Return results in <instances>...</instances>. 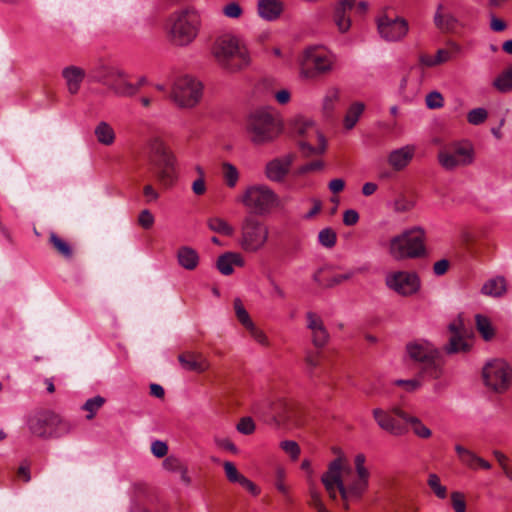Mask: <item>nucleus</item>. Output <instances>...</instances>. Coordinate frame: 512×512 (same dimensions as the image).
I'll return each instance as SVG.
<instances>
[{
  "label": "nucleus",
  "instance_id": "19",
  "mask_svg": "<svg viewBox=\"0 0 512 512\" xmlns=\"http://www.w3.org/2000/svg\"><path fill=\"white\" fill-rule=\"evenodd\" d=\"M59 422V417L51 411H41L36 413L29 419L30 431L39 437H46L49 430L56 426Z\"/></svg>",
  "mask_w": 512,
  "mask_h": 512
},
{
  "label": "nucleus",
  "instance_id": "62",
  "mask_svg": "<svg viewBox=\"0 0 512 512\" xmlns=\"http://www.w3.org/2000/svg\"><path fill=\"white\" fill-rule=\"evenodd\" d=\"M395 385L402 386L408 392H413L417 390L421 386V382L418 379H409V380H396Z\"/></svg>",
  "mask_w": 512,
  "mask_h": 512
},
{
  "label": "nucleus",
  "instance_id": "38",
  "mask_svg": "<svg viewBox=\"0 0 512 512\" xmlns=\"http://www.w3.org/2000/svg\"><path fill=\"white\" fill-rule=\"evenodd\" d=\"M493 87L501 93L512 92V65L505 68L492 83Z\"/></svg>",
  "mask_w": 512,
  "mask_h": 512
},
{
  "label": "nucleus",
  "instance_id": "32",
  "mask_svg": "<svg viewBox=\"0 0 512 512\" xmlns=\"http://www.w3.org/2000/svg\"><path fill=\"white\" fill-rule=\"evenodd\" d=\"M433 21L435 26L442 32H449L455 29L457 20L456 18L449 12L444 11V5L438 4Z\"/></svg>",
  "mask_w": 512,
  "mask_h": 512
},
{
  "label": "nucleus",
  "instance_id": "39",
  "mask_svg": "<svg viewBox=\"0 0 512 512\" xmlns=\"http://www.w3.org/2000/svg\"><path fill=\"white\" fill-rule=\"evenodd\" d=\"M207 226L211 231L224 236H232L235 232L233 226L221 217L215 216L208 218Z\"/></svg>",
  "mask_w": 512,
  "mask_h": 512
},
{
  "label": "nucleus",
  "instance_id": "58",
  "mask_svg": "<svg viewBox=\"0 0 512 512\" xmlns=\"http://www.w3.org/2000/svg\"><path fill=\"white\" fill-rule=\"evenodd\" d=\"M154 221L153 214L147 209L142 210L138 216V224L144 229H150Z\"/></svg>",
  "mask_w": 512,
  "mask_h": 512
},
{
  "label": "nucleus",
  "instance_id": "15",
  "mask_svg": "<svg viewBox=\"0 0 512 512\" xmlns=\"http://www.w3.org/2000/svg\"><path fill=\"white\" fill-rule=\"evenodd\" d=\"M448 330L451 333V336L448 343L444 346L445 353L452 355L461 352H468L471 348V344L468 341L470 331L465 327L461 315L448 325Z\"/></svg>",
  "mask_w": 512,
  "mask_h": 512
},
{
  "label": "nucleus",
  "instance_id": "64",
  "mask_svg": "<svg viewBox=\"0 0 512 512\" xmlns=\"http://www.w3.org/2000/svg\"><path fill=\"white\" fill-rule=\"evenodd\" d=\"M322 167H323V163L321 161L310 162V163H307V164L299 167L297 170V174H299V175L306 174L311 171L320 170V169H322Z\"/></svg>",
  "mask_w": 512,
  "mask_h": 512
},
{
  "label": "nucleus",
  "instance_id": "13",
  "mask_svg": "<svg viewBox=\"0 0 512 512\" xmlns=\"http://www.w3.org/2000/svg\"><path fill=\"white\" fill-rule=\"evenodd\" d=\"M292 131L295 135L301 137V139L304 138V136H307V134H311L317 139V146H315L310 140L298 142L299 148L305 156L309 157L312 155L322 154L325 151L326 140L314 122L304 118H297L293 121Z\"/></svg>",
  "mask_w": 512,
  "mask_h": 512
},
{
  "label": "nucleus",
  "instance_id": "23",
  "mask_svg": "<svg viewBox=\"0 0 512 512\" xmlns=\"http://www.w3.org/2000/svg\"><path fill=\"white\" fill-rule=\"evenodd\" d=\"M61 75L65 81L68 93L70 95L78 94L86 77L85 70L76 65H69L62 69Z\"/></svg>",
  "mask_w": 512,
  "mask_h": 512
},
{
  "label": "nucleus",
  "instance_id": "61",
  "mask_svg": "<svg viewBox=\"0 0 512 512\" xmlns=\"http://www.w3.org/2000/svg\"><path fill=\"white\" fill-rule=\"evenodd\" d=\"M151 452L157 458L164 457L168 452V446L165 442L156 440L151 444Z\"/></svg>",
  "mask_w": 512,
  "mask_h": 512
},
{
  "label": "nucleus",
  "instance_id": "57",
  "mask_svg": "<svg viewBox=\"0 0 512 512\" xmlns=\"http://www.w3.org/2000/svg\"><path fill=\"white\" fill-rule=\"evenodd\" d=\"M247 330L249 331L251 337L256 342H258L259 344H261L262 346H265V347L269 346V340H268L266 334L262 330L257 328L255 326V324L250 326Z\"/></svg>",
  "mask_w": 512,
  "mask_h": 512
},
{
  "label": "nucleus",
  "instance_id": "43",
  "mask_svg": "<svg viewBox=\"0 0 512 512\" xmlns=\"http://www.w3.org/2000/svg\"><path fill=\"white\" fill-rule=\"evenodd\" d=\"M222 173L226 185L229 188H234L239 180V172L235 165L224 162L222 164Z\"/></svg>",
  "mask_w": 512,
  "mask_h": 512
},
{
  "label": "nucleus",
  "instance_id": "28",
  "mask_svg": "<svg viewBox=\"0 0 512 512\" xmlns=\"http://www.w3.org/2000/svg\"><path fill=\"white\" fill-rule=\"evenodd\" d=\"M393 411L400 419H402L406 423V425H411L413 433L417 437L422 439H427L431 437V430L426 425H424L423 422L418 417L409 415L399 407H393Z\"/></svg>",
  "mask_w": 512,
  "mask_h": 512
},
{
  "label": "nucleus",
  "instance_id": "6",
  "mask_svg": "<svg viewBox=\"0 0 512 512\" xmlns=\"http://www.w3.org/2000/svg\"><path fill=\"white\" fill-rule=\"evenodd\" d=\"M170 41L177 46H186L197 37L201 19L194 8H186L171 16Z\"/></svg>",
  "mask_w": 512,
  "mask_h": 512
},
{
  "label": "nucleus",
  "instance_id": "44",
  "mask_svg": "<svg viewBox=\"0 0 512 512\" xmlns=\"http://www.w3.org/2000/svg\"><path fill=\"white\" fill-rule=\"evenodd\" d=\"M233 306H234L235 314H236L238 321L246 329H248L250 326H252L254 324L250 318L249 313L247 312L242 301L239 298L234 299Z\"/></svg>",
  "mask_w": 512,
  "mask_h": 512
},
{
  "label": "nucleus",
  "instance_id": "29",
  "mask_svg": "<svg viewBox=\"0 0 512 512\" xmlns=\"http://www.w3.org/2000/svg\"><path fill=\"white\" fill-rule=\"evenodd\" d=\"M121 76L120 68L116 66H110L104 63L98 64L91 70V78L93 81L101 83L108 87L111 81Z\"/></svg>",
  "mask_w": 512,
  "mask_h": 512
},
{
  "label": "nucleus",
  "instance_id": "60",
  "mask_svg": "<svg viewBox=\"0 0 512 512\" xmlns=\"http://www.w3.org/2000/svg\"><path fill=\"white\" fill-rule=\"evenodd\" d=\"M452 506L455 512H466V503L463 494L453 492L451 494Z\"/></svg>",
  "mask_w": 512,
  "mask_h": 512
},
{
  "label": "nucleus",
  "instance_id": "36",
  "mask_svg": "<svg viewBox=\"0 0 512 512\" xmlns=\"http://www.w3.org/2000/svg\"><path fill=\"white\" fill-rule=\"evenodd\" d=\"M150 150L155 158H151V162H165L168 158L175 159L174 154L167 148L165 143L160 138H154L150 142Z\"/></svg>",
  "mask_w": 512,
  "mask_h": 512
},
{
  "label": "nucleus",
  "instance_id": "46",
  "mask_svg": "<svg viewBox=\"0 0 512 512\" xmlns=\"http://www.w3.org/2000/svg\"><path fill=\"white\" fill-rule=\"evenodd\" d=\"M105 399L101 396H95L88 399L83 405V410L88 411L87 419H92L96 412L103 406Z\"/></svg>",
  "mask_w": 512,
  "mask_h": 512
},
{
  "label": "nucleus",
  "instance_id": "14",
  "mask_svg": "<svg viewBox=\"0 0 512 512\" xmlns=\"http://www.w3.org/2000/svg\"><path fill=\"white\" fill-rule=\"evenodd\" d=\"M511 375L510 366L501 359L488 362L482 370L485 385L497 393H503L508 389Z\"/></svg>",
  "mask_w": 512,
  "mask_h": 512
},
{
  "label": "nucleus",
  "instance_id": "4",
  "mask_svg": "<svg viewBox=\"0 0 512 512\" xmlns=\"http://www.w3.org/2000/svg\"><path fill=\"white\" fill-rule=\"evenodd\" d=\"M389 253L395 260L424 257L426 255L424 229L414 227L393 237L390 240Z\"/></svg>",
  "mask_w": 512,
  "mask_h": 512
},
{
  "label": "nucleus",
  "instance_id": "52",
  "mask_svg": "<svg viewBox=\"0 0 512 512\" xmlns=\"http://www.w3.org/2000/svg\"><path fill=\"white\" fill-rule=\"evenodd\" d=\"M488 113L484 108L472 109L468 115L467 120L470 124L479 125L487 119Z\"/></svg>",
  "mask_w": 512,
  "mask_h": 512
},
{
  "label": "nucleus",
  "instance_id": "8",
  "mask_svg": "<svg viewBox=\"0 0 512 512\" xmlns=\"http://www.w3.org/2000/svg\"><path fill=\"white\" fill-rule=\"evenodd\" d=\"M247 132L254 144L273 141L280 132L274 112L269 108L253 111L247 120Z\"/></svg>",
  "mask_w": 512,
  "mask_h": 512
},
{
  "label": "nucleus",
  "instance_id": "25",
  "mask_svg": "<svg viewBox=\"0 0 512 512\" xmlns=\"http://www.w3.org/2000/svg\"><path fill=\"white\" fill-rule=\"evenodd\" d=\"M175 164L176 158L171 160L168 158L167 161L160 163L152 161V165L156 169V178L165 188L172 187L177 180Z\"/></svg>",
  "mask_w": 512,
  "mask_h": 512
},
{
  "label": "nucleus",
  "instance_id": "24",
  "mask_svg": "<svg viewBox=\"0 0 512 512\" xmlns=\"http://www.w3.org/2000/svg\"><path fill=\"white\" fill-rule=\"evenodd\" d=\"M416 152L414 145H405L401 148L392 150L387 158L389 166L395 171L405 169L412 161Z\"/></svg>",
  "mask_w": 512,
  "mask_h": 512
},
{
  "label": "nucleus",
  "instance_id": "63",
  "mask_svg": "<svg viewBox=\"0 0 512 512\" xmlns=\"http://www.w3.org/2000/svg\"><path fill=\"white\" fill-rule=\"evenodd\" d=\"M359 221V214L354 209H348L343 213V223L346 226H353Z\"/></svg>",
  "mask_w": 512,
  "mask_h": 512
},
{
  "label": "nucleus",
  "instance_id": "7",
  "mask_svg": "<svg viewBox=\"0 0 512 512\" xmlns=\"http://www.w3.org/2000/svg\"><path fill=\"white\" fill-rule=\"evenodd\" d=\"M238 201L250 212L259 216L267 215L282 206L279 196L263 184L248 186L239 196Z\"/></svg>",
  "mask_w": 512,
  "mask_h": 512
},
{
  "label": "nucleus",
  "instance_id": "49",
  "mask_svg": "<svg viewBox=\"0 0 512 512\" xmlns=\"http://www.w3.org/2000/svg\"><path fill=\"white\" fill-rule=\"evenodd\" d=\"M318 239L323 246L332 248L336 243V233L331 228H325L319 232Z\"/></svg>",
  "mask_w": 512,
  "mask_h": 512
},
{
  "label": "nucleus",
  "instance_id": "3",
  "mask_svg": "<svg viewBox=\"0 0 512 512\" xmlns=\"http://www.w3.org/2000/svg\"><path fill=\"white\" fill-rule=\"evenodd\" d=\"M212 54L217 63L229 72L244 69L250 61L246 48L240 46L238 39L230 35H224L215 41Z\"/></svg>",
  "mask_w": 512,
  "mask_h": 512
},
{
  "label": "nucleus",
  "instance_id": "55",
  "mask_svg": "<svg viewBox=\"0 0 512 512\" xmlns=\"http://www.w3.org/2000/svg\"><path fill=\"white\" fill-rule=\"evenodd\" d=\"M365 461H366V458H365V455L364 454H357L355 456V469H356V473H357V476L360 477V478H368L369 479V471L368 469L365 467Z\"/></svg>",
  "mask_w": 512,
  "mask_h": 512
},
{
  "label": "nucleus",
  "instance_id": "30",
  "mask_svg": "<svg viewBox=\"0 0 512 512\" xmlns=\"http://www.w3.org/2000/svg\"><path fill=\"white\" fill-rule=\"evenodd\" d=\"M244 260L241 254L236 252H226L223 255L219 256L216 266L217 269L223 275H230L233 273V266H243Z\"/></svg>",
  "mask_w": 512,
  "mask_h": 512
},
{
  "label": "nucleus",
  "instance_id": "40",
  "mask_svg": "<svg viewBox=\"0 0 512 512\" xmlns=\"http://www.w3.org/2000/svg\"><path fill=\"white\" fill-rule=\"evenodd\" d=\"M475 324L478 332L485 341H490L495 336V329L488 317L477 314L475 316Z\"/></svg>",
  "mask_w": 512,
  "mask_h": 512
},
{
  "label": "nucleus",
  "instance_id": "53",
  "mask_svg": "<svg viewBox=\"0 0 512 512\" xmlns=\"http://www.w3.org/2000/svg\"><path fill=\"white\" fill-rule=\"evenodd\" d=\"M281 449L290 455L293 460H297L300 455V447L297 442L293 440H285L280 443Z\"/></svg>",
  "mask_w": 512,
  "mask_h": 512
},
{
  "label": "nucleus",
  "instance_id": "54",
  "mask_svg": "<svg viewBox=\"0 0 512 512\" xmlns=\"http://www.w3.org/2000/svg\"><path fill=\"white\" fill-rule=\"evenodd\" d=\"M237 431L243 435H251L255 431V423L251 417H243L237 424Z\"/></svg>",
  "mask_w": 512,
  "mask_h": 512
},
{
  "label": "nucleus",
  "instance_id": "1",
  "mask_svg": "<svg viewBox=\"0 0 512 512\" xmlns=\"http://www.w3.org/2000/svg\"><path fill=\"white\" fill-rule=\"evenodd\" d=\"M343 472L350 473L351 468H344L343 459L338 457L330 462L327 471L321 477V482L332 500L337 499L339 492L344 502L343 507L348 510L349 503L360 500L367 491L369 479L357 476V479L345 482L342 478Z\"/></svg>",
  "mask_w": 512,
  "mask_h": 512
},
{
  "label": "nucleus",
  "instance_id": "31",
  "mask_svg": "<svg viewBox=\"0 0 512 512\" xmlns=\"http://www.w3.org/2000/svg\"><path fill=\"white\" fill-rule=\"evenodd\" d=\"M178 264L189 271L197 268L199 264L198 252L189 246H181L176 253Z\"/></svg>",
  "mask_w": 512,
  "mask_h": 512
},
{
  "label": "nucleus",
  "instance_id": "47",
  "mask_svg": "<svg viewBox=\"0 0 512 512\" xmlns=\"http://www.w3.org/2000/svg\"><path fill=\"white\" fill-rule=\"evenodd\" d=\"M339 90L337 88H330L324 99H323V109L330 113L334 110V107H335V104L338 102L339 100Z\"/></svg>",
  "mask_w": 512,
  "mask_h": 512
},
{
  "label": "nucleus",
  "instance_id": "59",
  "mask_svg": "<svg viewBox=\"0 0 512 512\" xmlns=\"http://www.w3.org/2000/svg\"><path fill=\"white\" fill-rule=\"evenodd\" d=\"M223 14L229 18H239L242 15V8L236 2H231L223 7Z\"/></svg>",
  "mask_w": 512,
  "mask_h": 512
},
{
  "label": "nucleus",
  "instance_id": "48",
  "mask_svg": "<svg viewBox=\"0 0 512 512\" xmlns=\"http://www.w3.org/2000/svg\"><path fill=\"white\" fill-rule=\"evenodd\" d=\"M224 471L226 474L227 479L232 483H240L241 480L244 478V475L239 473L234 463L230 461H226L223 464Z\"/></svg>",
  "mask_w": 512,
  "mask_h": 512
},
{
  "label": "nucleus",
  "instance_id": "11",
  "mask_svg": "<svg viewBox=\"0 0 512 512\" xmlns=\"http://www.w3.org/2000/svg\"><path fill=\"white\" fill-rule=\"evenodd\" d=\"M333 69L330 56L315 47L307 48L300 60V75L305 79H315Z\"/></svg>",
  "mask_w": 512,
  "mask_h": 512
},
{
  "label": "nucleus",
  "instance_id": "50",
  "mask_svg": "<svg viewBox=\"0 0 512 512\" xmlns=\"http://www.w3.org/2000/svg\"><path fill=\"white\" fill-rule=\"evenodd\" d=\"M415 207V201L405 196H400L394 201L393 208L396 212L403 213L412 210Z\"/></svg>",
  "mask_w": 512,
  "mask_h": 512
},
{
  "label": "nucleus",
  "instance_id": "22",
  "mask_svg": "<svg viewBox=\"0 0 512 512\" xmlns=\"http://www.w3.org/2000/svg\"><path fill=\"white\" fill-rule=\"evenodd\" d=\"M307 328L311 331L312 343L317 348L324 347L329 341V333L322 318L315 312L306 313Z\"/></svg>",
  "mask_w": 512,
  "mask_h": 512
},
{
  "label": "nucleus",
  "instance_id": "10",
  "mask_svg": "<svg viewBox=\"0 0 512 512\" xmlns=\"http://www.w3.org/2000/svg\"><path fill=\"white\" fill-rule=\"evenodd\" d=\"M437 159L445 170L452 171L472 164L474 149L470 143L453 142L438 152Z\"/></svg>",
  "mask_w": 512,
  "mask_h": 512
},
{
  "label": "nucleus",
  "instance_id": "17",
  "mask_svg": "<svg viewBox=\"0 0 512 512\" xmlns=\"http://www.w3.org/2000/svg\"><path fill=\"white\" fill-rule=\"evenodd\" d=\"M386 285L398 294L408 296L418 291L420 280L415 273L399 271L387 275Z\"/></svg>",
  "mask_w": 512,
  "mask_h": 512
},
{
  "label": "nucleus",
  "instance_id": "37",
  "mask_svg": "<svg viewBox=\"0 0 512 512\" xmlns=\"http://www.w3.org/2000/svg\"><path fill=\"white\" fill-rule=\"evenodd\" d=\"M49 243L53 249L63 258L71 259L73 257V248L63 238L58 236L55 232L49 234Z\"/></svg>",
  "mask_w": 512,
  "mask_h": 512
},
{
  "label": "nucleus",
  "instance_id": "41",
  "mask_svg": "<svg viewBox=\"0 0 512 512\" xmlns=\"http://www.w3.org/2000/svg\"><path fill=\"white\" fill-rule=\"evenodd\" d=\"M364 109L365 105L362 102H355L349 107L344 118L346 129L350 130L356 125Z\"/></svg>",
  "mask_w": 512,
  "mask_h": 512
},
{
  "label": "nucleus",
  "instance_id": "16",
  "mask_svg": "<svg viewBox=\"0 0 512 512\" xmlns=\"http://www.w3.org/2000/svg\"><path fill=\"white\" fill-rule=\"evenodd\" d=\"M372 415L379 428L393 436H403L408 432L406 423L394 413L393 408H375Z\"/></svg>",
  "mask_w": 512,
  "mask_h": 512
},
{
  "label": "nucleus",
  "instance_id": "21",
  "mask_svg": "<svg viewBox=\"0 0 512 512\" xmlns=\"http://www.w3.org/2000/svg\"><path fill=\"white\" fill-rule=\"evenodd\" d=\"M181 368L187 372L204 373L210 368V362L200 352L184 351L178 355Z\"/></svg>",
  "mask_w": 512,
  "mask_h": 512
},
{
  "label": "nucleus",
  "instance_id": "51",
  "mask_svg": "<svg viewBox=\"0 0 512 512\" xmlns=\"http://www.w3.org/2000/svg\"><path fill=\"white\" fill-rule=\"evenodd\" d=\"M426 106L429 109H439L444 105V98L438 91H432L425 98Z\"/></svg>",
  "mask_w": 512,
  "mask_h": 512
},
{
  "label": "nucleus",
  "instance_id": "9",
  "mask_svg": "<svg viewBox=\"0 0 512 512\" xmlns=\"http://www.w3.org/2000/svg\"><path fill=\"white\" fill-rule=\"evenodd\" d=\"M240 232L239 245L244 251L250 253L261 250L265 246L269 236L268 227L253 216L244 217Z\"/></svg>",
  "mask_w": 512,
  "mask_h": 512
},
{
  "label": "nucleus",
  "instance_id": "12",
  "mask_svg": "<svg viewBox=\"0 0 512 512\" xmlns=\"http://www.w3.org/2000/svg\"><path fill=\"white\" fill-rule=\"evenodd\" d=\"M203 86L191 76L178 78L172 89V99L182 108L194 107L202 97Z\"/></svg>",
  "mask_w": 512,
  "mask_h": 512
},
{
  "label": "nucleus",
  "instance_id": "5",
  "mask_svg": "<svg viewBox=\"0 0 512 512\" xmlns=\"http://www.w3.org/2000/svg\"><path fill=\"white\" fill-rule=\"evenodd\" d=\"M409 357L421 364V374L439 379L443 374L441 351L427 340H415L406 345Z\"/></svg>",
  "mask_w": 512,
  "mask_h": 512
},
{
  "label": "nucleus",
  "instance_id": "27",
  "mask_svg": "<svg viewBox=\"0 0 512 512\" xmlns=\"http://www.w3.org/2000/svg\"><path fill=\"white\" fill-rule=\"evenodd\" d=\"M121 76L115 77L108 88L118 96L131 97L138 93V85H134L128 80L124 70L120 69Z\"/></svg>",
  "mask_w": 512,
  "mask_h": 512
},
{
  "label": "nucleus",
  "instance_id": "45",
  "mask_svg": "<svg viewBox=\"0 0 512 512\" xmlns=\"http://www.w3.org/2000/svg\"><path fill=\"white\" fill-rule=\"evenodd\" d=\"M427 484L438 498H440V499L446 498L447 488L441 484L440 478L437 474H435V473L429 474Z\"/></svg>",
  "mask_w": 512,
  "mask_h": 512
},
{
  "label": "nucleus",
  "instance_id": "34",
  "mask_svg": "<svg viewBox=\"0 0 512 512\" xmlns=\"http://www.w3.org/2000/svg\"><path fill=\"white\" fill-rule=\"evenodd\" d=\"M507 286L504 277L497 276L486 281L482 288L481 293L491 297H501L506 293Z\"/></svg>",
  "mask_w": 512,
  "mask_h": 512
},
{
  "label": "nucleus",
  "instance_id": "56",
  "mask_svg": "<svg viewBox=\"0 0 512 512\" xmlns=\"http://www.w3.org/2000/svg\"><path fill=\"white\" fill-rule=\"evenodd\" d=\"M183 465L184 464L181 462V460L175 456H168L163 461L164 469H166L169 472L178 473L179 470L182 469Z\"/></svg>",
  "mask_w": 512,
  "mask_h": 512
},
{
  "label": "nucleus",
  "instance_id": "33",
  "mask_svg": "<svg viewBox=\"0 0 512 512\" xmlns=\"http://www.w3.org/2000/svg\"><path fill=\"white\" fill-rule=\"evenodd\" d=\"M283 11V5L279 0H259L258 13L268 21L277 19Z\"/></svg>",
  "mask_w": 512,
  "mask_h": 512
},
{
  "label": "nucleus",
  "instance_id": "18",
  "mask_svg": "<svg viewBox=\"0 0 512 512\" xmlns=\"http://www.w3.org/2000/svg\"><path fill=\"white\" fill-rule=\"evenodd\" d=\"M378 31L387 41H398L408 32V23L404 18H389L384 15L378 19Z\"/></svg>",
  "mask_w": 512,
  "mask_h": 512
},
{
  "label": "nucleus",
  "instance_id": "35",
  "mask_svg": "<svg viewBox=\"0 0 512 512\" xmlns=\"http://www.w3.org/2000/svg\"><path fill=\"white\" fill-rule=\"evenodd\" d=\"M94 135L98 143L104 146H111L116 139L113 127L106 121H101L95 126Z\"/></svg>",
  "mask_w": 512,
  "mask_h": 512
},
{
  "label": "nucleus",
  "instance_id": "26",
  "mask_svg": "<svg viewBox=\"0 0 512 512\" xmlns=\"http://www.w3.org/2000/svg\"><path fill=\"white\" fill-rule=\"evenodd\" d=\"M356 0H341L334 9L333 20L339 32L345 33L351 27V20L347 14L355 6Z\"/></svg>",
  "mask_w": 512,
  "mask_h": 512
},
{
  "label": "nucleus",
  "instance_id": "20",
  "mask_svg": "<svg viewBox=\"0 0 512 512\" xmlns=\"http://www.w3.org/2000/svg\"><path fill=\"white\" fill-rule=\"evenodd\" d=\"M295 159L294 154H287L268 162L265 167L266 177L273 182H283Z\"/></svg>",
  "mask_w": 512,
  "mask_h": 512
},
{
  "label": "nucleus",
  "instance_id": "2",
  "mask_svg": "<svg viewBox=\"0 0 512 512\" xmlns=\"http://www.w3.org/2000/svg\"><path fill=\"white\" fill-rule=\"evenodd\" d=\"M253 412L268 425L292 427L301 425L299 406L285 398L266 399L253 407Z\"/></svg>",
  "mask_w": 512,
  "mask_h": 512
},
{
  "label": "nucleus",
  "instance_id": "42",
  "mask_svg": "<svg viewBox=\"0 0 512 512\" xmlns=\"http://www.w3.org/2000/svg\"><path fill=\"white\" fill-rule=\"evenodd\" d=\"M455 451L460 459V461L471 469H477V462L479 456H477L471 450L463 447L462 445H456Z\"/></svg>",
  "mask_w": 512,
  "mask_h": 512
}]
</instances>
